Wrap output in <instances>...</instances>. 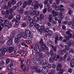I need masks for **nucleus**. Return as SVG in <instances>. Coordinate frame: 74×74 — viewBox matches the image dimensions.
Masks as SVG:
<instances>
[{"instance_id":"14","label":"nucleus","mask_w":74,"mask_h":74,"mask_svg":"<svg viewBox=\"0 0 74 74\" xmlns=\"http://www.w3.org/2000/svg\"><path fill=\"white\" fill-rule=\"evenodd\" d=\"M34 21L35 22H37L38 21V17L37 16H35L33 17Z\"/></svg>"},{"instance_id":"50","label":"nucleus","mask_w":74,"mask_h":74,"mask_svg":"<svg viewBox=\"0 0 74 74\" xmlns=\"http://www.w3.org/2000/svg\"><path fill=\"white\" fill-rule=\"evenodd\" d=\"M0 23L1 24H4V20H2L1 19H0Z\"/></svg>"},{"instance_id":"21","label":"nucleus","mask_w":74,"mask_h":74,"mask_svg":"<svg viewBox=\"0 0 74 74\" xmlns=\"http://www.w3.org/2000/svg\"><path fill=\"white\" fill-rule=\"evenodd\" d=\"M22 1H19L16 4L17 6L18 7H19L22 5Z\"/></svg>"},{"instance_id":"9","label":"nucleus","mask_w":74,"mask_h":74,"mask_svg":"<svg viewBox=\"0 0 74 74\" xmlns=\"http://www.w3.org/2000/svg\"><path fill=\"white\" fill-rule=\"evenodd\" d=\"M53 18V15L51 14H50L49 16V17L48 18L49 22H52V20Z\"/></svg>"},{"instance_id":"42","label":"nucleus","mask_w":74,"mask_h":74,"mask_svg":"<svg viewBox=\"0 0 74 74\" xmlns=\"http://www.w3.org/2000/svg\"><path fill=\"white\" fill-rule=\"evenodd\" d=\"M16 17L17 19L19 20L21 18V16L20 15H17L16 16Z\"/></svg>"},{"instance_id":"53","label":"nucleus","mask_w":74,"mask_h":74,"mask_svg":"<svg viewBox=\"0 0 74 74\" xmlns=\"http://www.w3.org/2000/svg\"><path fill=\"white\" fill-rule=\"evenodd\" d=\"M21 45L23 46H25L26 47H29L25 43L22 42L21 44Z\"/></svg>"},{"instance_id":"63","label":"nucleus","mask_w":74,"mask_h":74,"mask_svg":"<svg viewBox=\"0 0 74 74\" xmlns=\"http://www.w3.org/2000/svg\"><path fill=\"white\" fill-rule=\"evenodd\" d=\"M62 60H63V57H61L59 59L58 61L60 62H62Z\"/></svg>"},{"instance_id":"60","label":"nucleus","mask_w":74,"mask_h":74,"mask_svg":"<svg viewBox=\"0 0 74 74\" xmlns=\"http://www.w3.org/2000/svg\"><path fill=\"white\" fill-rule=\"evenodd\" d=\"M52 10V9L50 7H48L47 9V11L48 12H51Z\"/></svg>"},{"instance_id":"18","label":"nucleus","mask_w":74,"mask_h":74,"mask_svg":"<svg viewBox=\"0 0 74 74\" xmlns=\"http://www.w3.org/2000/svg\"><path fill=\"white\" fill-rule=\"evenodd\" d=\"M49 60L51 63H52L54 62V60H55L54 59V57L53 58L52 57H51L49 58Z\"/></svg>"},{"instance_id":"37","label":"nucleus","mask_w":74,"mask_h":74,"mask_svg":"<svg viewBox=\"0 0 74 74\" xmlns=\"http://www.w3.org/2000/svg\"><path fill=\"white\" fill-rule=\"evenodd\" d=\"M64 47L65 49H66V50H69V49H70V47H69V46H68V45H65Z\"/></svg>"},{"instance_id":"4","label":"nucleus","mask_w":74,"mask_h":74,"mask_svg":"<svg viewBox=\"0 0 74 74\" xmlns=\"http://www.w3.org/2000/svg\"><path fill=\"white\" fill-rule=\"evenodd\" d=\"M25 34H26L27 37H29L30 34H31V32L29 30H26L25 31Z\"/></svg>"},{"instance_id":"44","label":"nucleus","mask_w":74,"mask_h":74,"mask_svg":"<svg viewBox=\"0 0 74 74\" xmlns=\"http://www.w3.org/2000/svg\"><path fill=\"white\" fill-rule=\"evenodd\" d=\"M42 66L44 67H47V62H44V63H43Z\"/></svg>"},{"instance_id":"51","label":"nucleus","mask_w":74,"mask_h":74,"mask_svg":"<svg viewBox=\"0 0 74 74\" xmlns=\"http://www.w3.org/2000/svg\"><path fill=\"white\" fill-rule=\"evenodd\" d=\"M63 42H66V44H69V41L66 40L64 39V40H63Z\"/></svg>"},{"instance_id":"8","label":"nucleus","mask_w":74,"mask_h":74,"mask_svg":"<svg viewBox=\"0 0 74 74\" xmlns=\"http://www.w3.org/2000/svg\"><path fill=\"white\" fill-rule=\"evenodd\" d=\"M53 57L54 59H55L56 61L58 60V59H59V58H60V56H59V55H58L56 54H54Z\"/></svg>"},{"instance_id":"7","label":"nucleus","mask_w":74,"mask_h":74,"mask_svg":"<svg viewBox=\"0 0 74 74\" xmlns=\"http://www.w3.org/2000/svg\"><path fill=\"white\" fill-rule=\"evenodd\" d=\"M63 5H61L60 6H57V7L55 8V10L56 11H59V10H60L61 8H63Z\"/></svg>"},{"instance_id":"17","label":"nucleus","mask_w":74,"mask_h":74,"mask_svg":"<svg viewBox=\"0 0 74 74\" xmlns=\"http://www.w3.org/2000/svg\"><path fill=\"white\" fill-rule=\"evenodd\" d=\"M6 13L5 15V16L6 18H7L9 16V15H10V12H9V11L8 10H7L6 11Z\"/></svg>"},{"instance_id":"57","label":"nucleus","mask_w":74,"mask_h":74,"mask_svg":"<svg viewBox=\"0 0 74 74\" xmlns=\"http://www.w3.org/2000/svg\"><path fill=\"white\" fill-rule=\"evenodd\" d=\"M4 42H5V41H4V40L1 39L0 40V42L1 43V44H4Z\"/></svg>"},{"instance_id":"52","label":"nucleus","mask_w":74,"mask_h":74,"mask_svg":"<svg viewBox=\"0 0 74 74\" xmlns=\"http://www.w3.org/2000/svg\"><path fill=\"white\" fill-rule=\"evenodd\" d=\"M34 12H36V15H37V16H38V15H39V14H40V12L36 10H34Z\"/></svg>"},{"instance_id":"36","label":"nucleus","mask_w":74,"mask_h":74,"mask_svg":"<svg viewBox=\"0 0 74 74\" xmlns=\"http://www.w3.org/2000/svg\"><path fill=\"white\" fill-rule=\"evenodd\" d=\"M59 15L60 16V18H64V16H63V13H60L59 14Z\"/></svg>"},{"instance_id":"6","label":"nucleus","mask_w":74,"mask_h":74,"mask_svg":"<svg viewBox=\"0 0 74 74\" xmlns=\"http://www.w3.org/2000/svg\"><path fill=\"white\" fill-rule=\"evenodd\" d=\"M12 39H13V38H11L8 40L7 43L8 45H12Z\"/></svg>"},{"instance_id":"19","label":"nucleus","mask_w":74,"mask_h":74,"mask_svg":"<svg viewBox=\"0 0 74 74\" xmlns=\"http://www.w3.org/2000/svg\"><path fill=\"white\" fill-rule=\"evenodd\" d=\"M31 69L32 70H37L38 69V67L37 66H31Z\"/></svg>"},{"instance_id":"16","label":"nucleus","mask_w":74,"mask_h":74,"mask_svg":"<svg viewBox=\"0 0 74 74\" xmlns=\"http://www.w3.org/2000/svg\"><path fill=\"white\" fill-rule=\"evenodd\" d=\"M12 67H13V66L11 65L10 64V65L8 66L7 67L8 70H12V69H13Z\"/></svg>"},{"instance_id":"24","label":"nucleus","mask_w":74,"mask_h":74,"mask_svg":"<svg viewBox=\"0 0 74 74\" xmlns=\"http://www.w3.org/2000/svg\"><path fill=\"white\" fill-rule=\"evenodd\" d=\"M27 2L26 1H25L23 3V8H25L26 7V5H27Z\"/></svg>"},{"instance_id":"58","label":"nucleus","mask_w":74,"mask_h":74,"mask_svg":"<svg viewBox=\"0 0 74 74\" xmlns=\"http://www.w3.org/2000/svg\"><path fill=\"white\" fill-rule=\"evenodd\" d=\"M58 6V4L56 3H54L53 4V6L54 8H56V7H57Z\"/></svg>"},{"instance_id":"2","label":"nucleus","mask_w":74,"mask_h":74,"mask_svg":"<svg viewBox=\"0 0 74 74\" xmlns=\"http://www.w3.org/2000/svg\"><path fill=\"white\" fill-rule=\"evenodd\" d=\"M61 68H62V65L60 64H58L57 66L56 69L57 71H60L59 72V74H63V69H61Z\"/></svg>"},{"instance_id":"49","label":"nucleus","mask_w":74,"mask_h":74,"mask_svg":"<svg viewBox=\"0 0 74 74\" xmlns=\"http://www.w3.org/2000/svg\"><path fill=\"white\" fill-rule=\"evenodd\" d=\"M11 63L10 64V65L11 66H13L14 65V62L13 60H11L10 61Z\"/></svg>"},{"instance_id":"33","label":"nucleus","mask_w":74,"mask_h":74,"mask_svg":"<svg viewBox=\"0 0 74 74\" xmlns=\"http://www.w3.org/2000/svg\"><path fill=\"white\" fill-rule=\"evenodd\" d=\"M13 17H14V15L12 14H11L8 17V19H11L13 18Z\"/></svg>"},{"instance_id":"25","label":"nucleus","mask_w":74,"mask_h":74,"mask_svg":"<svg viewBox=\"0 0 74 74\" xmlns=\"http://www.w3.org/2000/svg\"><path fill=\"white\" fill-rule=\"evenodd\" d=\"M15 31H13L11 33V35H10V37L11 38H14V35L15 34Z\"/></svg>"},{"instance_id":"64","label":"nucleus","mask_w":74,"mask_h":74,"mask_svg":"<svg viewBox=\"0 0 74 74\" xmlns=\"http://www.w3.org/2000/svg\"><path fill=\"white\" fill-rule=\"evenodd\" d=\"M40 17L41 19H44V15H43V14H40Z\"/></svg>"},{"instance_id":"54","label":"nucleus","mask_w":74,"mask_h":74,"mask_svg":"<svg viewBox=\"0 0 74 74\" xmlns=\"http://www.w3.org/2000/svg\"><path fill=\"white\" fill-rule=\"evenodd\" d=\"M8 5L9 7H11L12 6L11 5V4L10 2H8Z\"/></svg>"},{"instance_id":"22","label":"nucleus","mask_w":74,"mask_h":74,"mask_svg":"<svg viewBox=\"0 0 74 74\" xmlns=\"http://www.w3.org/2000/svg\"><path fill=\"white\" fill-rule=\"evenodd\" d=\"M40 45H41V46H44V42H43V40L42 39H41L40 41Z\"/></svg>"},{"instance_id":"3","label":"nucleus","mask_w":74,"mask_h":74,"mask_svg":"<svg viewBox=\"0 0 74 74\" xmlns=\"http://www.w3.org/2000/svg\"><path fill=\"white\" fill-rule=\"evenodd\" d=\"M6 52H7V49L5 48H3V49H0V59L2 56L1 55L2 54L3 55H4Z\"/></svg>"},{"instance_id":"30","label":"nucleus","mask_w":74,"mask_h":74,"mask_svg":"<svg viewBox=\"0 0 74 74\" xmlns=\"http://www.w3.org/2000/svg\"><path fill=\"white\" fill-rule=\"evenodd\" d=\"M14 41L16 43H19V39L16 38L14 39Z\"/></svg>"},{"instance_id":"28","label":"nucleus","mask_w":74,"mask_h":74,"mask_svg":"<svg viewBox=\"0 0 74 74\" xmlns=\"http://www.w3.org/2000/svg\"><path fill=\"white\" fill-rule=\"evenodd\" d=\"M44 63V61L42 60H40L39 61L38 63L39 65H42Z\"/></svg>"},{"instance_id":"31","label":"nucleus","mask_w":74,"mask_h":74,"mask_svg":"<svg viewBox=\"0 0 74 74\" xmlns=\"http://www.w3.org/2000/svg\"><path fill=\"white\" fill-rule=\"evenodd\" d=\"M51 45L53 51L54 52H56V49H57L56 47H54L53 45Z\"/></svg>"},{"instance_id":"41","label":"nucleus","mask_w":74,"mask_h":74,"mask_svg":"<svg viewBox=\"0 0 74 74\" xmlns=\"http://www.w3.org/2000/svg\"><path fill=\"white\" fill-rule=\"evenodd\" d=\"M30 64V60H27V66H29Z\"/></svg>"},{"instance_id":"26","label":"nucleus","mask_w":74,"mask_h":74,"mask_svg":"<svg viewBox=\"0 0 74 74\" xmlns=\"http://www.w3.org/2000/svg\"><path fill=\"white\" fill-rule=\"evenodd\" d=\"M68 55L69 53H68V52H66L64 57V60H66V58L67 57V56H68Z\"/></svg>"},{"instance_id":"38","label":"nucleus","mask_w":74,"mask_h":74,"mask_svg":"<svg viewBox=\"0 0 74 74\" xmlns=\"http://www.w3.org/2000/svg\"><path fill=\"white\" fill-rule=\"evenodd\" d=\"M3 27H4V24H1L0 25V32L2 29H3Z\"/></svg>"},{"instance_id":"32","label":"nucleus","mask_w":74,"mask_h":74,"mask_svg":"<svg viewBox=\"0 0 74 74\" xmlns=\"http://www.w3.org/2000/svg\"><path fill=\"white\" fill-rule=\"evenodd\" d=\"M49 34V35L50 36H51L52 35V34H53V32L52 31L50 30L47 33Z\"/></svg>"},{"instance_id":"10","label":"nucleus","mask_w":74,"mask_h":74,"mask_svg":"<svg viewBox=\"0 0 74 74\" xmlns=\"http://www.w3.org/2000/svg\"><path fill=\"white\" fill-rule=\"evenodd\" d=\"M34 24V29L35 30H37V29H38L39 27H40V25L38 24H37V23H35Z\"/></svg>"},{"instance_id":"40","label":"nucleus","mask_w":74,"mask_h":74,"mask_svg":"<svg viewBox=\"0 0 74 74\" xmlns=\"http://www.w3.org/2000/svg\"><path fill=\"white\" fill-rule=\"evenodd\" d=\"M67 32H66V34H67L69 35L70 34V32H71V29H67Z\"/></svg>"},{"instance_id":"15","label":"nucleus","mask_w":74,"mask_h":74,"mask_svg":"<svg viewBox=\"0 0 74 74\" xmlns=\"http://www.w3.org/2000/svg\"><path fill=\"white\" fill-rule=\"evenodd\" d=\"M71 67H73L74 66V60H72L70 62Z\"/></svg>"},{"instance_id":"43","label":"nucleus","mask_w":74,"mask_h":74,"mask_svg":"<svg viewBox=\"0 0 74 74\" xmlns=\"http://www.w3.org/2000/svg\"><path fill=\"white\" fill-rule=\"evenodd\" d=\"M17 37L19 38V39H20V38H22V35H21L20 34H18L17 35Z\"/></svg>"},{"instance_id":"5","label":"nucleus","mask_w":74,"mask_h":74,"mask_svg":"<svg viewBox=\"0 0 74 74\" xmlns=\"http://www.w3.org/2000/svg\"><path fill=\"white\" fill-rule=\"evenodd\" d=\"M14 50V47H10L8 50V52L9 53H12Z\"/></svg>"},{"instance_id":"55","label":"nucleus","mask_w":74,"mask_h":74,"mask_svg":"<svg viewBox=\"0 0 74 74\" xmlns=\"http://www.w3.org/2000/svg\"><path fill=\"white\" fill-rule=\"evenodd\" d=\"M9 12L10 14H12L13 12V9H10L9 10Z\"/></svg>"},{"instance_id":"59","label":"nucleus","mask_w":74,"mask_h":74,"mask_svg":"<svg viewBox=\"0 0 74 74\" xmlns=\"http://www.w3.org/2000/svg\"><path fill=\"white\" fill-rule=\"evenodd\" d=\"M36 71H37L38 73H41V71H42V70L40 69H37L36 70Z\"/></svg>"},{"instance_id":"20","label":"nucleus","mask_w":74,"mask_h":74,"mask_svg":"<svg viewBox=\"0 0 74 74\" xmlns=\"http://www.w3.org/2000/svg\"><path fill=\"white\" fill-rule=\"evenodd\" d=\"M37 3H38V2L36 1H35L34 2H33L32 4H31L32 6H35V5H36L37 4Z\"/></svg>"},{"instance_id":"45","label":"nucleus","mask_w":74,"mask_h":74,"mask_svg":"<svg viewBox=\"0 0 74 74\" xmlns=\"http://www.w3.org/2000/svg\"><path fill=\"white\" fill-rule=\"evenodd\" d=\"M42 30L41 29H38V32L40 34H42Z\"/></svg>"},{"instance_id":"13","label":"nucleus","mask_w":74,"mask_h":74,"mask_svg":"<svg viewBox=\"0 0 74 74\" xmlns=\"http://www.w3.org/2000/svg\"><path fill=\"white\" fill-rule=\"evenodd\" d=\"M51 14H54L55 15V16H58V12L55 11L54 10H53L51 12Z\"/></svg>"},{"instance_id":"35","label":"nucleus","mask_w":74,"mask_h":74,"mask_svg":"<svg viewBox=\"0 0 74 74\" xmlns=\"http://www.w3.org/2000/svg\"><path fill=\"white\" fill-rule=\"evenodd\" d=\"M69 6L71 8H73L74 7V4L73 3H71L69 5Z\"/></svg>"},{"instance_id":"39","label":"nucleus","mask_w":74,"mask_h":74,"mask_svg":"<svg viewBox=\"0 0 74 74\" xmlns=\"http://www.w3.org/2000/svg\"><path fill=\"white\" fill-rule=\"evenodd\" d=\"M66 52V50L65 49L62 50L60 53L61 54V55H63L65 53V52Z\"/></svg>"},{"instance_id":"61","label":"nucleus","mask_w":74,"mask_h":74,"mask_svg":"<svg viewBox=\"0 0 74 74\" xmlns=\"http://www.w3.org/2000/svg\"><path fill=\"white\" fill-rule=\"evenodd\" d=\"M64 10H65V9L64 8H61L60 10V12H63L64 11Z\"/></svg>"},{"instance_id":"34","label":"nucleus","mask_w":74,"mask_h":74,"mask_svg":"<svg viewBox=\"0 0 74 74\" xmlns=\"http://www.w3.org/2000/svg\"><path fill=\"white\" fill-rule=\"evenodd\" d=\"M24 19H27V20H30L31 18L29 16H27L25 17L24 18Z\"/></svg>"},{"instance_id":"12","label":"nucleus","mask_w":74,"mask_h":74,"mask_svg":"<svg viewBox=\"0 0 74 74\" xmlns=\"http://www.w3.org/2000/svg\"><path fill=\"white\" fill-rule=\"evenodd\" d=\"M69 47H70V46H71V45H74V42H73V41L71 40V41H70L69 42Z\"/></svg>"},{"instance_id":"27","label":"nucleus","mask_w":74,"mask_h":74,"mask_svg":"<svg viewBox=\"0 0 74 74\" xmlns=\"http://www.w3.org/2000/svg\"><path fill=\"white\" fill-rule=\"evenodd\" d=\"M39 57L40 58H44L45 57V55L44 54L40 53L39 55Z\"/></svg>"},{"instance_id":"62","label":"nucleus","mask_w":74,"mask_h":74,"mask_svg":"<svg viewBox=\"0 0 74 74\" xmlns=\"http://www.w3.org/2000/svg\"><path fill=\"white\" fill-rule=\"evenodd\" d=\"M24 72H27L28 71V68H25L24 69H23Z\"/></svg>"},{"instance_id":"47","label":"nucleus","mask_w":74,"mask_h":74,"mask_svg":"<svg viewBox=\"0 0 74 74\" xmlns=\"http://www.w3.org/2000/svg\"><path fill=\"white\" fill-rule=\"evenodd\" d=\"M32 3V0H29L28 1L27 3L28 5H30Z\"/></svg>"},{"instance_id":"46","label":"nucleus","mask_w":74,"mask_h":74,"mask_svg":"<svg viewBox=\"0 0 74 74\" xmlns=\"http://www.w3.org/2000/svg\"><path fill=\"white\" fill-rule=\"evenodd\" d=\"M50 55L51 56H54V54H53V51L52 50H51L50 51Z\"/></svg>"},{"instance_id":"23","label":"nucleus","mask_w":74,"mask_h":74,"mask_svg":"<svg viewBox=\"0 0 74 74\" xmlns=\"http://www.w3.org/2000/svg\"><path fill=\"white\" fill-rule=\"evenodd\" d=\"M55 38V43L56 44H58V41H59V37H58V36H56Z\"/></svg>"},{"instance_id":"1","label":"nucleus","mask_w":74,"mask_h":74,"mask_svg":"<svg viewBox=\"0 0 74 74\" xmlns=\"http://www.w3.org/2000/svg\"><path fill=\"white\" fill-rule=\"evenodd\" d=\"M35 51L37 52H40L41 50L42 51H44V48L42 47H41L38 45H36L34 48Z\"/></svg>"},{"instance_id":"29","label":"nucleus","mask_w":74,"mask_h":74,"mask_svg":"<svg viewBox=\"0 0 74 74\" xmlns=\"http://www.w3.org/2000/svg\"><path fill=\"white\" fill-rule=\"evenodd\" d=\"M16 0H12L11 3L12 5H15L16 4Z\"/></svg>"},{"instance_id":"48","label":"nucleus","mask_w":74,"mask_h":74,"mask_svg":"<svg viewBox=\"0 0 74 74\" xmlns=\"http://www.w3.org/2000/svg\"><path fill=\"white\" fill-rule=\"evenodd\" d=\"M33 61H38V60L36 58H33L32 59Z\"/></svg>"},{"instance_id":"56","label":"nucleus","mask_w":74,"mask_h":74,"mask_svg":"<svg viewBox=\"0 0 74 74\" xmlns=\"http://www.w3.org/2000/svg\"><path fill=\"white\" fill-rule=\"evenodd\" d=\"M47 8H44L43 10V12L44 14H45L47 12Z\"/></svg>"},{"instance_id":"11","label":"nucleus","mask_w":74,"mask_h":74,"mask_svg":"<svg viewBox=\"0 0 74 74\" xmlns=\"http://www.w3.org/2000/svg\"><path fill=\"white\" fill-rule=\"evenodd\" d=\"M42 71L44 74H46L48 72V70L46 68H43L42 70Z\"/></svg>"}]
</instances>
